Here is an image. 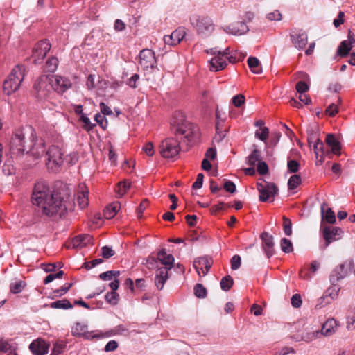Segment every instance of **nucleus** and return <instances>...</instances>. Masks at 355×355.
Segmentation results:
<instances>
[{"mask_svg":"<svg viewBox=\"0 0 355 355\" xmlns=\"http://www.w3.org/2000/svg\"><path fill=\"white\" fill-rule=\"evenodd\" d=\"M31 200L33 205L37 207V211L47 216H62L67 210L64 198L52 190L44 181H38L35 183Z\"/></svg>","mask_w":355,"mask_h":355,"instance_id":"f257e3e1","label":"nucleus"},{"mask_svg":"<svg viewBox=\"0 0 355 355\" xmlns=\"http://www.w3.org/2000/svg\"><path fill=\"white\" fill-rule=\"evenodd\" d=\"M171 130L177 137L180 139L182 143L187 146L191 145L196 137L193 125L185 119L184 115L178 112L174 114L171 122Z\"/></svg>","mask_w":355,"mask_h":355,"instance_id":"f03ea898","label":"nucleus"},{"mask_svg":"<svg viewBox=\"0 0 355 355\" xmlns=\"http://www.w3.org/2000/svg\"><path fill=\"white\" fill-rule=\"evenodd\" d=\"M24 78V69L22 66H15L3 83V92L10 95L17 91Z\"/></svg>","mask_w":355,"mask_h":355,"instance_id":"7ed1b4c3","label":"nucleus"},{"mask_svg":"<svg viewBox=\"0 0 355 355\" xmlns=\"http://www.w3.org/2000/svg\"><path fill=\"white\" fill-rule=\"evenodd\" d=\"M207 53L214 57L209 61V69L211 71L217 72L223 70L227 66L226 60H230L229 57V48H226L224 51L218 50L216 47L207 50Z\"/></svg>","mask_w":355,"mask_h":355,"instance_id":"20e7f679","label":"nucleus"},{"mask_svg":"<svg viewBox=\"0 0 355 355\" xmlns=\"http://www.w3.org/2000/svg\"><path fill=\"white\" fill-rule=\"evenodd\" d=\"M180 141L178 139L169 137L164 139L159 145V153L166 159L175 157L180 151Z\"/></svg>","mask_w":355,"mask_h":355,"instance_id":"39448f33","label":"nucleus"},{"mask_svg":"<svg viewBox=\"0 0 355 355\" xmlns=\"http://www.w3.org/2000/svg\"><path fill=\"white\" fill-rule=\"evenodd\" d=\"M46 156L47 157L46 165L48 169L53 172L58 171L63 164V153L61 149L56 146L49 147L46 150Z\"/></svg>","mask_w":355,"mask_h":355,"instance_id":"423d86ee","label":"nucleus"},{"mask_svg":"<svg viewBox=\"0 0 355 355\" xmlns=\"http://www.w3.org/2000/svg\"><path fill=\"white\" fill-rule=\"evenodd\" d=\"M190 21L199 34L207 35L210 34L214 29L212 20L206 16L193 15L191 17Z\"/></svg>","mask_w":355,"mask_h":355,"instance_id":"0eeeda50","label":"nucleus"},{"mask_svg":"<svg viewBox=\"0 0 355 355\" xmlns=\"http://www.w3.org/2000/svg\"><path fill=\"white\" fill-rule=\"evenodd\" d=\"M29 140L31 144H28V148L26 151L27 154H30L35 159H40L46 154V150L44 146V141L42 139H36L33 131L31 132Z\"/></svg>","mask_w":355,"mask_h":355,"instance_id":"6e6552de","label":"nucleus"},{"mask_svg":"<svg viewBox=\"0 0 355 355\" xmlns=\"http://www.w3.org/2000/svg\"><path fill=\"white\" fill-rule=\"evenodd\" d=\"M25 139V134L21 130H17L13 135L10 142V150L13 154L22 155L26 153L28 145Z\"/></svg>","mask_w":355,"mask_h":355,"instance_id":"1a4fd4ad","label":"nucleus"},{"mask_svg":"<svg viewBox=\"0 0 355 355\" xmlns=\"http://www.w3.org/2000/svg\"><path fill=\"white\" fill-rule=\"evenodd\" d=\"M338 328V323L336 320L331 318L327 320L322 325L321 331H315L307 334L306 338L304 339L306 341H311L318 338L319 335L330 336L334 334Z\"/></svg>","mask_w":355,"mask_h":355,"instance_id":"9d476101","label":"nucleus"},{"mask_svg":"<svg viewBox=\"0 0 355 355\" xmlns=\"http://www.w3.org/2000/svg\"><path fill=\"white\" fill-rule=\"evenodd\" d=\"M257 189L259 192V199L262 202L267 201L270 197H274L279 191L275 184L265 181L257 182Z\"/></svg>","mask_w":355,"mask_h":355,"instance_id":"9b49d317","label":"nucleus"},{"mask_svg":"<svg viewBox=\"0 0 355 355\" xmlns=\"http://www.w3.org/2000/svg\"><path fill=\"white\" fill-rule=\"evenodd\" d=\"M51 49V44L46 40L37 42L33 49L32 57L35 64H40Z\"/></svg>","mask_w":355,"mask_h":355,"instance_id":"f8f14e48","label":"nucleus"},{"mask_svg":"<svg viewBox=\"0 0 355 355\" xmlns=\"http://www.w3.org/2000/svg\"><path fill=\"white\" fill-rule=\"evenodd\" d=\"M139 63L144 70L153 69L156 64L155 53L148 49H143L139 53Z\"/></svg>","mask_w":355,"mask_h":355,"instance_id":"ddd939ff","label":"nucleus"},{"mask_svg":"<svg viewBox=\"0 0 355 355\" xmlns=\"http://www.w3.org/2000/svg\"><path fill=\"white\" fill-rule=\"evenodd\" d=\"M343 231L338 227L326 226L322 229L323 238L325 240L327 248L331 243L338 241L342 238Z\"/></svg>","mask_w":355,"mask_h":355,"instance_id":"4468645a","label":"nucleus"},{"mask_svg":"<svg viewBox=\"0 0 355 355\" xmlns=\"http://www.w3.org/2000/svg\"><path fill=\"white\" fill-rule=\"evenodd\" d=\"M34 89L37 94L38 97L44 98L46 96L50 88V76H41L34 84Z\"/></svg>","mask_w":355,"mask_h":355,"instance_id":"2eb2a0df","label":"nucleus"},{"mask_svg":"<svg viewBox=\"0 0 355 355\" xmlns=\"http://www.w3.org/2000/svg\"><path fill=\"white\" fill-rule=\"evenodd\" d=\"M50 85L51 88L60 93L64 92L71 87L68 78L60 76H50Z\"/></svg>","mask_w":355,"mask_h":355,"instance_id":"dca6fc26","label":"nucleus"},{"mask_svg":"<svg viewBox=\"0 0 355 355\" xmlns=\"http://www.w3.org/2000/svg\"><path fill=\"white\" fill-rule=\"evenodd\" d=\"M352 264L353 260L350 259L348 261H346L345 263L337 266L336 268H334L330 275V281L332 283H336L343 279L347 275V267H351Z\"/></svg>","mask_w":355,"mask_h":355,"instance_id":"f3484780","label":"nucleus"},{"mask_svg":"<svg viewBox=\"0 0 355 355\" xmlns=\"http://www.w3.org/2000/svg\"><path fill=\"white\" fill-rule=\"evenodd\" d=\"M72 334L76 336H83L87 339H92L94 338H99L98 334L94 331H89L87 326L78 322L72 328Z\"/></svg>","mask_w":355,"mask_h":355,"instance_id":"a211bd4d","label":"nucleus"},{"mask_svg":"<svg viewBox=\"0 0 355 355\" xmlns=\"http://www.w3.org/2000/svg\"><path fill=\"white\" fill-rule=\"evenodd\" d=\"M213 264L211 259L207 257H201L196 259L193 262V267L200 276L207 275Z\"/></svg>","mask_w":355,"mask_h":355,"instance_id":"6ab92c4d","label":"nucleus"},{"mask_svg":"<svg viewBox=\"0 0 355 355\" xmlns=\"http://www.w3.org/2000/svg\"><path fill=\"white\" fill-rule=\"evenodd\" d=\"M50 345L45 340L38 338L33 340L29 345V349L34 355H45L49 352Z\"/></svg>","mask_w":355,"mask_h":355,"instance_id":"aec40b11","label":"nucleus"},{"mask_svg":"<svg viewBox=\"0 0 355 355\" xmlns=\"http://www.w3.org/2000/svg\"><path fill=\"white\" fill-rule=\"evenodd\" d=\"M291 39L293 44L298 49H304L307 44L308 37L304 32L293 31L291 33Z\"/></svg>","mask_w":355,"mask_h":355,"instance_id":"412c9836","label":"nucleus"},{"mask_svg":"<svg viewBox=\"0 0 355 355\" xmlns=\"http://www.w3.org/2000/svg\"><path fill=\"white\" fill-rule=\"evenodd\" d=\"M261 239L262 240V248L267 257L270 258L274 254L273 236L268 232H263L261 235Z\"/></svg>","mask_w":355,"mask_h":355,"instance_id":"4be33fe9","label":"nucleus"},{"mask_svg":"<svg viewBox=\"0 0 355 355\" xmlns=\"http://www.w3.org/2000/svg\"><path fill=\"white\" fill-rule=\"evenodd\" d=\"M185 36V31L183 29L178 28L174 31L171 35H165L164 41L166 44L170 46L177 45Z\"/></svg>","mask_w":355,"mask_h":355,"instance_id":"5701e85b","label":"nucleus"},{"mask_svg":"<svg viewBox=\"0 0 355 355\" xmlns=\"http://www.w3.org/2000/svg\"><path fill=\"white\" fill-rule=\"evenodd\" d=\"M248 31L247 25L243 21H238L230 24L225 28V31L229 34L241 35Z\"/></svg>","mask_w":355,"mask_h":355,"instance_id":"b1692460","label":"nucleus"},{"mask_svg":"<svg viewBox=\"0 0 355 355\" xmlns=\"http://www.w3.org/2000/svg\"><path fill=\"white\" fill-rule=\"evenodd\" d=\"M89 189L85 184H81L78 187L77 202L81 209L85 208L89 203Z\"/></svg>","mask_w":355,"mask_h":355,"instance_id":"393cba45","label":"nucleus"},{"mask_svg":"<svg viewBox=\"0 0 355 355\" xmlns=\"http://www.w3.org/2000/svg\"><path fill=\"white\" fill-rule=\"evenodd\" d=\"M158 260L164 266L161 268H166L171 270L173 267L175 259L172 254H167L165 249H162L157 253Z\"/></svg>","mask_w":355,"mask_h":355,"instance_id":"a878e982","label":"nucleus"},{"mask_svg":"<svg viewBox=\"0 0 355 355\" xmlns=\"http://www.w3.org/2000/svg\"><path fill=\"white\" fill-rule=\"evenodd\" d=\"M168 271L166 268H158L156 270L155 284L159 290H162L165 282L168 279Z\"/></svg>","mask_w":355,"mask_h":355,"instance_id":"bb28decb","label":"nucleus"},{"mask_svg":"<svg viewBox=\"0 0 355 355\" xmlns=\"http://www.w3.org/2000/svg\"><path fill=\"white\" fill-rule=\"evenodd\" d=\"M321 216L322 221H326L329 224H334L336 222L334 212L331 208L327 207L325 202L321 205Z\"/></svg>","mask_w":355,"mask_h":355,"instance_id":"cd10ccee","label":"nucleus"},{"mask_svg":"<svg viewBox=\"0 0 355 355\" xmlns=\"http://www.w3.org/2000/svg\"><path fill=\"white\" fill-rule=\"evenodd\" d=\"M325 141L327 144L331 148V152L335 155H340V142L336 139L334 135L329 134L326 137Z\"/></svg>","mask_w":355,"mask_h":355,"instance_id":"c85d7f7f","label":"nucleus"},{"mask_svg":"<svg viewBox=\"0 0 355 355\" xmlns=\"http://www.w3.org/2000/svg\"><path fill=\"white\" fill-rule=\"evenodd\" d=\"M121 208L119 202L110 204L103 211V216L106 219H111L114 217Z\"/></svg>","mask_w":355,"mask_h":355,"instance_id":"c756f323","label":"nucleus"},{"mask_svg":"<svg viewBox=\"0 0 355 355\" xmlns=\"http://www.w3.org/2000/svg\"><path fill=\"white\" fill-rule=\"evenodd\" d=\"M92 240V236L89 234L78 235L76 236L72 241L73 248L85 246L90 243Z\"/></svg>","mask_w":355,"mask_h":355,"instance_id":"7c9ffc66","label":"nucleus"},{"mask_svg":"<svg viewBox=\"0 0 355 355\" xmlns=\"http://www.w3.org/2000/svg\"><path fill=\"white\" fill-rule=\"evenodd\" d=\"M248 64L251 71L256 74L262 73V67L260 64L259 60L255 57H250L248 59Z\"/></svg>","mask_w":355,"mask_h":355,"instance_id":"2f4dec72","label":"nucleus"},{"mask_svg":"<svg viewBox=\"0 0 355 355\" xmlns=\"http://www.w3.org/2000/svg\"><path fill=\"white\" fill-rule=\"evenodd\" d=\"M261 160L260 152L255 148L251 154L247 157V164L250 166H256Z\"/></svg>","mask_w":355,"mask_h":355,"instance_id":"473e14b6","label":"nucleus"},{"mask_svg":"<svg viewBox=\"0 0 355 355\" xmlns=\"http://www.w3.org/2000/svg\"><path fill=\"white\" fill-rule=\"evenodd\" d=\"M338 290L335 288H329L322 297V300L326 301V303H330L331 300H334L338 297Z\"/></svg>","mask_w":355,"mask_h":355,"instance_id":"72a5a7b5","label":"nucleus"},{"mask_svg":"<svg viewBox=\"0 0 355 355\" xmlns=\"http://www.w3.org/2000/svg\"><path fill=\"white\" fill-rule=\"evenodd\" d=\"M352 48V46L349 42L344 40L340 44L337 49V54L340 57H345L348 55Z\"/></svg>","mask_w":355,"mask_h":355,"instance_id":"f704fd0d","label":"nucleus"},{"mask_svg":"<svg viewBox=\"0 0 355 355\" xmlns=\"http://www.w3.org/2000/svg\"><path fill=\"white\" fill-rule=\"evenodd\" d=\"M50 306L52 309H71L73 307V305L71 304V302L68 300L63 299L61 300H58V301L52 302L50 304Z\"/></svg>","mask_w":355,"mask_h":355,"instance_id":"c9c22d12","label":"nucleus"},{"mask_svg":"<svg viewBox=\"0 0 355 355\" xmlns=\"http://www.w3.org/2000/svg\"><path fill=\"white\" fill-rule=\"evenodd\" d=\"M302 179L300 175L297 174L293 175L290 177L288 181V187L291 190L297 188L301 183Z\"/></svg>","mask_w":355,"mask_h":355,"instance_id":"e433bc0d","label":"nucleus"},{"mask_svg":"<svg viewBox=\"0 0 355 355\" xmlns=\"http://www.w3.org/2000/svg\"><path fill=\"white\" fill-rule=\"evenodd\" d=\"M105 299L107 303L114 306L116 305L119 301V295L116 292L111 291L107 293L105 296Z\"/></svg>","mask_w":355,"mask_h":355,"instance_id":"4c0bfd02","label":"nucleus"},{"mask_svg":"<svg viewBox=\"0 0 355 355\" xmlns=\"http://www.w3.org/2000/svg\"><path fill=\"white\" fill-rule=\"evenodd\" d=\"M130 187V182L128 181L121 182L118 184L116 191L119 197H122Z\"/></svg>","mask_w":355,"mask_h":355,"instance_id":"58836bf2","label":"nucleus"},{"mask_svg":"<svg viewBox=\"0 0 355 355\" xmlns=\"http://www.w3.org/2000/svg\"><path fill=\"white\" fill-rule=\"evenodd\" d=\"M58 66V60L55 57H51L48 59L46 62V70L48 72H54Z\"/></svg>","mask_w":355,"mask_h":355,"instance_id":"ea45409f","label":"nucleus"},{"mask_svg":"<svg viewBox=\"0 0 355 355\" xmlns=\"http://www.w3.org/2000/svg\"><path fill=\"white\" fill-rule=\"evenodd\" d=\"M323 146H324L323 143L319 139H317L313 145L314 153L315 154L316 158H318V157L320 156V152L323 153ZM323 160H324V158H323L322 155H320V159L319 162L320 163H322Z\"/></svg>","mask_w":355,"mask_h":355,"instance_id":"a19ab883","label":"nucleus"},{"mask_svg":"<svg viewBox=\"0 0 355 355\" xmlns=\"http://www.w3.org/2000/svg\"><path fill=\"white\" fill-rule=\"evenodd\" d=\"M234 284L232 278L230 275L224 277L220 281V287L225 291H229Z\"/></svg>","mask_w":355,"mask_h":355,"instance_id":"79ce46f5","label":"nucleus"},{"mask_svg":"<svg viewBox=\"0 0 355 355\" xmlns=\"http://www.w3.org/2000/svg\"><path fill=\"white\" fill-rule=\"evenodd\" d=\"M280 245L282 250L285 253H290L293 251V243L291 241L288 239H282Z\"/></svg>","mask_w":355,"mask_h":355,"instance_id":"37998d69","label":"nucleus"},{"mask_svg":"<svg viewBox=\"0 0 355 355\" xmlns=\"http://www.w3.org/2000/svg\"><path fill=\"white\" fill-rule=\"evenodd\" d=\"M269 136V129L267 127H263L255 131V137L260 140L265 141Z\"/></svg>","mask_w":355,"mask_h":355,"instance_id":"c03bdc74","label":"nucleus"},{"mask_svg":"<svg viewBox=\"0 0 355 355\" xmlns=\"http://www.w3.org/2000/svg\"><path fill=\"white\" fill-rule=\"evenodd\" d=\"M66 347V344L63 341H58L54 345L51 352V355H59L63 352L64 348Z\"/></svg>","mask_w":355,"mask_h":355,"instance_id":"a18cd8bd","label":"nucleus"},{"mask_svg":"<svg viewBox=\"0 0 355 355\" xmlns=\"http://www.w3.org/2000/svg\"><path fill=\"white\" fill-rule=\"evenodd\" d=\"M80 120L83 123V128L87 131H90L95 126V124L92 123L90 119L85 114H82Z\"/></svg>","mask_w":355,"mask_h":355,"instance_id":"49530a36","label":"nucleus"},{"mask_svg":"<svg viewBox=\"0 0 355 355\" xmlns=\"http://www.w3.org/2000/svg\"><path fill=\"white\" fill-rule=\"evenodd\" d=\"M287 168L288 173H295L300 169V164L294 159H288Z\"/></svg>","mask_w":355,"mask_h":355,"instance_id":"de8ad7c7","label":"nucleus"},{"mask_svg":"<svg viewBox=\"0 0 355 355\" xmlns=\"http://www.w3.org/2000/svg\"><path fill=\"white\" fill-rule=\"evenodd\" d=\"M283 220L284 232L286 236H291L292 234L291 220L285 216L283 217Z\"/></svg>","mask_w":355,"mask_h":355,"instance_id":"09e8293b","label":"nucleus"},{"mask_svg":"<svg viewBox=\"0 0 355 355\" xmlns=\"http://www.w3.org/2000/svg\"><path fill=\"white\" fill-rule=\"evenodd\" d=\"M25 284L22 281L16 282L10 285V291L12 293H19L22 291Z\"/></svg>","mask_w":355,"mask_h":355,"instance_id":"8fccbe9b","label":"nucleus"},{"mask_svg":"<svg viewBox=\"0 0 355 355\" xmlns=\"http://www.w3.org/2000/svg\"><path fill=\"white\" fill-rule=\"evenodd\" d=\"M194 293L197 297L202 298L206 296L207 291L202 284H198L194 288Z\"/></svg>","mask_w":355,"mask_h":355,"instance_id":"3c124183","label":"nucleus"},{"mask_svg":"<svg viewBox=\"0 0 355 355\" xmlns=\"http://www.w3.org/2000/svg\"><path fill=\"white\" fill-rule=\"evenodd\" d=\"M72 286V284H65L64 286H62L60 289H56L53 291L54 295L55 297H60L65 294Z\"/></svg>","mask_w":355,"mask_h":355,"instance_id":"603ef678","label":"nucleus"},{"mask_svg":"<svg viewBox=\"0 0 355 355\" xmlns=\"http://www.w3.org/2000/svg\"><path fill=\"white\" fill-rule=\"evenodd\" d=\"M245 103V96L242 94H237L232 98V103L236 107H241Z\"/></svg>","mask_w":355,"mask_h":355,"instance_id":"864d4df0","label":"nucleus"},{"mask_svg":"<svg viewBox=\"0 0 355 355\" xmlns=\"http://www.w3.org/2000/svg\"><path fill=\"white\" fill-rule=\"evenodd\" d=\"M297 92L300 95L307 92L309 89V85L304 81H299L295 86Z\"/></svg>","mask_w":355,"mask_h":355,"instance_id":"5fc2aeb1","label":"nucleus"},{"mask_svg":"<svg viewBox=\"0 0 355 355\" xmlns=\"http://www.w3.org/2000/svg\"><path fill=\"white\" fill-rule=\"evenodd\" d=\"M282 14L277 10H275L267 15V18L270 21H280L282 19Z\"/></svg>","mask_w":355,"mask_h":355,"instance_id":"6e6d98bb","label":"nucleus"},{"mask_svg":"<svg viewBox=\"0 0 355 355\" xmlns=\"http://www.w3.org/2000/svg\"><path fill=\"white\" fill-rule=\"evenodd\" d=\"M231 268L234 270L239 269L241 266V257L239 255H234L232 257L230 261Z\"/></svg>","mask_w":355,"mask_h":355,"instance_id":"4d7b16f0","label":"nucleus"},{"mask_svg":"<svg viewBox=\"0 0 355 355\" xmlns=\"http://www.w3.org/2000/svg\"><path fill=\"white\" fill-rule=\"evenodd\" d=\"M257 169L259 174L265 175L268 171V167L266 162L261 160L257 164Z\"/></svg>","mask_w":355,"mask_h":355,"instance_id":"13d9d810","label":"nucleus"},{"mask_svg":"<svg viewBox=\"0 0 355 355\" xmlns=\"http://www.w3.org/2000/svg\"><path fill=\"white\" fill-rule=\"evenodd\" d=\"M95 121L99 125H101L103 128H105L107 126V121L105 119V116L101 114H96L95 115Z\"/></svg>","mask_w":355,"mask_h":355,"instance_id":"bf43d9fd","label":"nucleus"},{"mask_svg":"<svg viewBox=\"0 0 355 355\" xmlns=\"http://www.w3.org/2000/svg\"><path fill=\"white\" fill-rule=\"evenodd\" d=\"M325 112L328 115L334 116L338 112V107L336 104L331 103L330 105L327 107Z\"/></svg>","mask_w":355,"mask_h":355,"instance_id":"052dcab7","label":"nucleus"},{"mask_svg":"<svg viewBox=\"0 0 355 355\" xmlns=\"http://www.w3.org/2000/svg\"><path fill=\"white\" fill-rule=\"evenodd\" d=\"M101 250L102 256L105 259H108L114 254V250L108 246H104L102 248Z\"/></svg>","mask_w":355,"mask_h":355,"instance_id":"680f3d73","label":"nucleus"},{"mask_svg":"<svg viewBox=\"0 0 355 355\" xmlns=\"http://www.w3.org/2000/svg\"><path fill=\"white\" fill-rule=\"evenodd\" d=\"M302 302L301 300V297L298 294H295L291 297V304H292V306L295 308L300 307L302 305Z\"/></svg>","mask_w":355,"mask_h":355,"instance_id":"e2e57ef3","label":"nucleus"},{"mask_svg":"<svg viewBox=\"0 0 355 355\" xmlns=\"http://www.w3.org/2000/svg\"><path fill=\"white\" fill-rule=\"evenodd\" d=\"M143 150L148 156H153L155 153L154 147L153 143L148 142L144 147Z\"/></svg>","mask_w":355,"mask_h":355,"instance_id":"0e129e2a","label":"nucleus"},{"mask_svg":"<svg viewBox=\"0 0 355 355\" xmlns=\"http://www.w3.org/2000/svg\"><path fill=\"white\" fill-rule=\"evenodd\" d=\"M203 178L204 175L202 173L198 174L196 180L192 185L193 189H196L202 187L203 183Z\"/></svg>","mask_w":355,"mask_h":355,"instance_id":"69168bd1","label":"nucleus"},{"mask_svg":"<svg viewBox=\"0 0 355 355\" xmlns=\"http://www.w3.org/2000/svg\"><path fill=\"white\" fill-rule=\"evenodd\" d=\"M223 188L227 192L233 193L236 191V185L231 181H227L223 185Z\"/></svg>","mask_w":355,"mask_h":355,"instance_id":"338daca9","label":"nucleus"},{"mask_svg":"<svg viewBox=\"0 0 355 355\" xmlns=\"http://www.w3.org/2000/svg\"><path fill=\"white\" fill-rule=\"evenodd\" d=\"M118 347V343L115 340L109 341L105 347V352H113Z\"/></svg>","mask_w":355,"mask_h":355,"instance_id":"774afa93","label":"nucleus"}]
</instances>
